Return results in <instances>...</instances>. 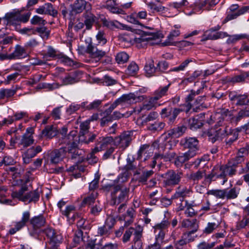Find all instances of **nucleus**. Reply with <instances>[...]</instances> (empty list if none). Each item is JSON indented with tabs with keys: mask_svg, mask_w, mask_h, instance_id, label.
I'll list each match as a JSON object with an SVG mask.
<instances>
[{
	"mask_svg": "<svg viewBox=\"0 0 249 249\" xmlns=\"http://www.w3.org/2000/svg\"><path fill=\"white\" fill-rule=\"evenodd\" d=\"M97 194L96 192L92 191L90 194L84 198L82 201V205H91L93 203L97 196Z\"/></svg>",
	"mask_w": 249,
	"mask_h": 249,
	"instance_id": "de8ad7c7",
	"label": "nucleus"
},
{
	"mask_svg": "<svg viewBox=\"0 0 249 249\" xmlns=\"http://www.w3.org/2000/svg\"><path fill=\"white\" fill-rule=\"evenodd\" d=\"M190 233H184L180 240L174 241V246L176 249H185L187 244L193 241L194 238H189Z\"/></svg>",
	"mask_w": 249,
	"mask_h": 249,
	"instance_id": "aec40b11",
	"label": "nucleus"
},
{
	"mask_svg": "<svg viewBox=\"0 0 249 249\" xmlns=\"http://www.w3.org/2000/svg\"><path fill=\"white\" fill-rule=\"evenodd\" d=\"M180 144L188 151L177 157L175 160L177 165L182 164L194 157L198 150V141L195 137H185L181 140Z\"/></svg>",
	"mask_w": 249,
	"mask_h": 249,
	"instance_id": "f03ea898",
	"label": "nucleus"
},
{
	"mask_svg": "<svg viewBox=\"0 0 249 249\" xmlns=\"http://www.w3.org/2000/svg\"><path fill=\"white\" fill-rule=\"evenodd\" d=\"M57 134L56 128L53 125L47 126L42 131V134L47 138L52 139Z\"/></svg>",
	"mask_w": 249,
	"mask_h": 249,
	"instance_id": "e433bc0d",
	"label": "nucleus"
},
{
	"mask_svg": "<svg viewBox=\"0 0 249 249\" xmlns=\"http://www.w3.org/2000/svg\"><path fill=\"white\" fill-rule=\"evenodd\" d=\"M46 236L49 238V246L52 249H57L62 242L63 237L61 234L55 232L51 228H47L45 231Z\"/></svg>",
	"mask_w": 249,
	"mask_h": 249,
	"instance_id": "1a4fd4ad",
	"label": "nucleus"
},
{
	"mask_svg": "<svg viewBox=\"0 0 249 249\" xmlns=\"http://www.w3.org/2000/svg\"><path fill=\"white\" fill-rule=\"evenodd\" d=\"M129 189L127 187H121L117 185L115 187V191L111 192L113 204H119L124 201L128 198Z\"/></svg>",
	"mask_w": 249,
	"mask_h": 249,
	"instance_id": "6e6552de",
	"label": "nucleus"
},
{
	"mask_svg": "<svg viewBox=\"0 0 249 249\" xmlns=\"http://www.w3.org/2000/svg\"><path fill=\"white\" fill-rule=\"evenodd\" d=\"M189 126L191 129L195 130L200 128L203 125L201 121L195 117L191 118L188 121Z\"/></svg>",
	"mask_w": 249,
	"mask_h": 249,
	"instance_id": "a18cd8bd",
	"label": "nucleus"
},
{
	"mask_svg": "<svg viewBox=\"0 0 249 249\" xmlns=\"http://www.w3.org/2000/svg\"><path fill=\"white\" fill-rule=\"evenodd\" d=\"M154 233L155 234L156 242L158 243L163 242L165 238L166 231L154 229Z\"/></svg>",
	"mask_w": 249,
	"mask_h": 249,
	"instance_id": "052dcab7",
	"label": "nucleus"
},
{
	"mask_svg": "<svg viewBox=\"0 0 249 249\" xmlns=\"http://www.w3.org/2000/svg\"><path fill=\"white\" fill-rule=\"evenodd\" d=\"M186 130V127L185 126L181 125L174 127L169 130L168 135L173 138H178L182 136L185 133Z\"/></svg>",
	"mask_w": 249,
	"mask_h": 249,
	"instance_id": "c9c22d12",
	"label": "nucleus"
},
{
	"mask_svg": "<svg viewBox=\"0 0 249 249\" xmlns=\"http://www.w3.org/2000/svg\"><path fill=\"white\" fill-rule=\"evenodd\" d=\"M170 225V222L167 220H163L160 223L156 224L154 227V229L166 231Z\"/></svg>",
	"mask_w": 249,
	"mask_h": 249,
	"instance_id": "e2e57ef3",
	"label": "nucleus"
},
{
	"mask_svg": "<svg viewBox=\"0 0 249 249\" xmlns=\"http://www.w3.org/2000/svg\"><path fill=\"white\" fill-rule=\"evenodd\" d=\"M228 36L226 33L225 32H217L215 34H211L209 32H205L204 36H206L205 39H217L218 38H222Z\"/></svg>",
	"mask_w": 249,
	"mask_h": 249,
	"instance_id": "79ce46f5",
	"label": "nucleus"
},
{
	"mask_svg": "<svg viewBox=\"0 0 249 249\" xmlns=\"http://www.w3.org/2000/svg\"><path fill=\"white\" fill-rule=\"evenodd\" d=\"M102 100H96L88 104V102H83L81 104L82 107L87 110H98L101 107Z\"/></svg>",
	"mask_w": 249,
	"mask_h": 249,
	"instance_id": "7c9ffc66",
	"label": "nucleus"
},
{
	"mask_svg": "<svg viewBox=\"0 0 249 249\" xmlns=\"http://www.w3.org/2000/svg\"><path fill=\"white\" fill-rule=\"evenodd\" d=\"M245 151V149H240L237 153L236 157L230 160L229 161V164L230 166H236L241 163L244 160V153Z\"/></svg>",
	"mask_w": 249,
	"mask_h": 249,
	"instance_id": "bb28decb",
	"label": "nucleus"
},
{
	"mask_svg": "<svg viewBox=\"0 0 249 249\" xmlns=\"http://www.w3.org/2000/svg\"><path fill=\"white\" fill-rule=\"evenodd\" d=\"M42 151V148L40 146L37 145L33 146L29 148L24 154L26 156L33 158L37 153H40Z\"/></svg>",
	"mask_w": 249,
	"mask_h": 249,
	"instance_id": "49530a36",
	"label": "nucleus"
},
{
	"mask_svg": "<svg viewBox=\"0 0 249 249\" xmlns=\"http://www.w3.org/2000/svg\"><path fill=\"white\" fill-rule=\"evenodd\" d=\"M81 74L80 71H75L71 73L63 79L62 82L63 85L72 84L78 81V76Z\"/></svg>",
	"mask_w": 249,
	"mask_h": 249,
	"instance_id": "c85d7f7f",
	"label": "nucleus"
},
{
	"mask_svg": "<svg viewBox=\"0 0 249 249\" xmlns=\"http://www.w3.org/2000/svg\"><path fill=\"white\" fill-rule=\"evenodd\" d=\"M36 33L38 32L40 36L43 39H47L50 36V31L45 26L37 27L36 28Z\"/></svg>",
	"mask_w": 249,
	"mask_h": 249,
	"instance_id": "603ef678",
	"label": "nucleus"
},
{
	"mask_svg": "<svg viewBox=\"0 0 249 249\" xmlns=\"http://www.w3.org/2000/svg\"><path fill=\"white\" fill-rule=\"evenodd\" d=\"M193 62L192 59H187L182 62L179 66L175 67L173 69H171L169 70V71H174V72H179L180 71H183L185 70V68L187 67L188 64L190 62Z\"/></svg>",
	"mask_w": 249,
	"mask_h": 249,
	"instance_id": "3c124183",
	"label": "nucleus"
},
{
	"mask_svg": "<svg viewBox=\"0 0 249 249\" xmlns=\"http://www.w3.org/2000/svg\"><path fill=\"white\" fill-rule=\"evenodd\" d=\"M31 23L33 25H44L47 23L45 20L43 19L42 18L38 16H35L31 19Z\"/></svg>",
	"mask_w": 249,
	"mask_h": 249,
	"instance_id": "338daca9",
	"label": "nucleus"
},
{
	"mask_svg": "<svg viewBox=\"0 0 249 249\" xmlns=\"http://www.w3.org/2000/svg\"><path fill=\"white\" fill-rule=\"evenodd\" d=\"M145 99L144 96H138L134 93L123 94L119 98L116 100L108 108V112H111L118 106H122L130 105L131 104L141 102Z\"/></svg>",
	"mask_w": 249,
	"mask_h": 249,
	"instance_id": "20e7f679",
	"label": "nucleus"
},
{
	"mask_svg": "<svg viewBox=\"0 0 249 249\" xmlns=\"http://www.w3.org/2000/svg\"><path fill=\"white\" fill-rule=\"evenodd\" d=\"M137 164L134 159H131L130 158L127 159V164L125 166V169L126 171L134 170L136 169Z\"/></svg>",
	"mask_w": 249,
	"mask_h": 249,
	"instance_id": "680f3d73",
	"label": "nucleus"
},
{
	"mask_svg": "<svg viewBox=\"0 0 249 249\" xmlns=\"http://www.w3.org/2000/svg\"><path fill=\"white\" fill-rule=\"evenodd\" d=\"M218 0H205L199 4V7L201 9L210 10L218 3Z\"/></svg>",
	"mask_w": 249,
	"mask_h": 249,
	"instance_id": "c03bdc74",
	"label": "nucleus"
},
{
	"mask_svg": "<svg viewBox=\"0 0 249 249\" xmlns=\"http://www.w3.org/2000/svg\"><path fill=\"white\" fill-rule=\"evenodd\" d=\"M85 51L91 58L89 62L95 61V63L98 62L106 53L105 51L98 49L91 44H88Z\"/></svg>",
	"mask_w": 249,
	"mask_h": 249,
	"instance_id": "9d476101",
	"label": "nucleus"
},
{
	"mask_svg": "<svg viewBox=\"0 0 249 249\" xmlns=\"http://www.w3.org/2000/svg\"><path fill=\"white\" fill-rule=\"evenodd\" d=\"M128 58V55L126 53L123 52L118 53L116 56V60L119 64L126 62Z\"/></svg>",
	"mask_w": 249,
	"mask_h": 249,
	"instance_id": "bf43d9fd",
	"label": "nucleus"
},
{
	"mask_svg": "<svg viewBox=\"0 0 249 249\" xmlns=\"http://www.w3.org/2000/svg\"><path fill=\"white\" fill-rule=\"evenodd\" d=\"M238 192L237 191L235 188H233L227 191L226 190V196L225 197L228 199H234L237 197Z\"/></svg>",
	"mask_w": 249,
	"mask_h": 249,
	"instance_id": "69168bd1",
	"label": "nucleus"
},
{
	"mask_svg": "<svg viewBox=\"0 0 249 249\" xmlns=\"http://www.w3.org/2000/svg\"><path fill=\"white\" fill-rule=\"evenodd\" d=\"M135 211L133 208H129L127 209L126 213L121 215L119 220L124 221V227H128L131 225L134 221Z\"/></svg>",
	"mask_w": 249,
	"mask_h": 249,
	"instance_id": "a211bd4d",
	"label": "nucleus"
},
{
	"mask_svg": "<svg viewBox=\"0 0 249 249\" xmlns=\"http://www.w3.org/2000/svg\"><path fill=\"white\" fill-rule=\"evenodd\" d=\"M249 77V73L248 72H242L239 74L235 75L231 77L229 82L235 84L238 83H244L246 80Z\"/></svg>",
	"mask_w": 249,
	"mask_h": 249,
	"instance_id": "473e14b6",
	"label": "nucleus"
},
{
	"mask_svg": "<svg viewBox=\"0 0 249 249\" xmlns=\"http://www.w3.org/2000/svg\"><path fill=\"white\" fill-rule=\"evenodd\" d=\"M176 156L175 153H171L167 155H163L160 154H155L154 158H153L152 164L151 167L154 168L157 164V161H159L160 160L164 159L165 161H170L174 159Z\"/></svg>",
	"mask_w": 249,
	"mask_h": 249,
	"instance_id": "a878e982",
	"label": "nucleus"
},
{
	"mask_svg": "<svg viewBox=\"0 0 249 249\" xmlns=\"http://www.w3.org/2000/svg\"><path fill=\"white\" fill-rule=\"evenodd\" d=\"M145 71L148 76H151L156 71L154 66V61L151 60L148 63H146L144 67Z\"/></svg>",
	"mask_w": 249,
	"mask_h": 249,
	"instance_id": "6e6d98bb",
	"label": "nucleus"
},
{
	"mask_svg": "<svg viewBox=\"0 0 249 249\" xmlns=\"http://www.w3.org/2000/svg\"><path fill=\"white\" fill-rule=\"evenodd\" d=\"M205 100V96H199L192 105L191 104V108L193 107V111L198 112L202 108L206 107V106L204 105Z\"/></svg>",
	"mask_w": 249,
	"mask_h": 249,
	"instance_id": "72a5a7b5",
	"label": "nucleus"
},
{
	"mask_svg": "<svg viewBox=\"0 0 249 249\" xmlns=\"http://www.w3.org/2000/svg\"><path fill=\"white\" fill-rule=\"evenodd\" d=\"M185 208L184 213L187 217H193L196 214V213L193 208V205L185 201Z\"/></svg>",
	"mask_w": 249,
	"mask_h": 249,
	"instance_id": "864d4df0",
	"label": "nucleus"
},
{
	"mask_svg": "<svg viewBox=\"0 0 249 249\" xmlns=\"http://www.w3.org/2000/svg\"><path fill=\"white\" fill-rule=\"evenodd\" d=\"M30 217V213L29 212H25L22 214L21 220L16 223L14 228H12L9 231L10 234H14L18 231H19L24 227L26 224L29 221Z\"/></svg>",
	"mask_w": 249,
	"mask_h": 249,
	"instance_id": "4468645a",
	"label": "nucleus"
},
{
	"mask_svg": "<svg viewBox=\"0 0 249 249\" xmlns=\"http://www.w3.org/2000/svg\"><path fill=\"white\" fill-rule=\"evenodd\" d=\"M139 70V68L138 65L136 63L132 62L128 66L126 73L129 75L134 76L137 73Z\"/></svg>",
	"mask_w": 249,
	"mask_h": 249,
	"instance_id": "8fccbe9b",
	"label": "nucleus"
},
{
	"mask_svg": "<svg viewBox=\"0 0 249 249\" xmlns=\"http://www.w3.org/2000/svg\"><path fill=\"white\" fill-rule=\"evenodd\" d=\"M66 150L64 148L54 149L48 154V159L52 164H57L62 161L65 157Z\"/></svg>",
	"mask_w": 249,
	"mask_h": 249,
	"instance_id": "f8f14e48",
	"label": "nucleus"
},
{
	"mask_svg": "<svg viewBox=\"0 0 249 249\" xmlns=\"http://www.w3.org/2000/svg\"><path fill=\"white\" fill-rule=\"evenodd\" d=\"M183 177V174L179 171L169 170L161 175L163 184L165 187L175 186L178 185Z\"/></svg>",
	"mask_w": 249,
	"mask_h": 249,
	"instance_id": "39448f33",
	"label": "nucleus"
},
{
	"mask_svg": "<svg viewBox=\"0 0 249 249\" xmlns=\"http://www.w3.org/2000/svg\"><path fill=\"white\" fill-rule=\"evenodd\" d=\"M180 35V31L179 30H174L172 31L167 37V39L166 41L165 45H169L173 44V40L174 37L178 36Z\"/></svg>",
	"mask_w": 249,
	"mask_h": 249,
	"instance_id": "5fc2aeb1",
	"label": "nucleus"
},
{
	"mask_svg": "<svg viewBox=\"0 0 249 249\" xmlns=\"http://www.w3.org/2000/svg\"><path fill=\"white\" fill-rule=\"evenodd\" d=\"M170 85L171 83H169L167 86L160 87L154 92V97L158 100L163 96L166 95Z\"/></svg>",
	"mask_w": 249,
	"mask_h": 249,
	"instance_id": "ea45409f",
	"label": "nucleus"
},
{
	"mask_svg": "<svg viewBox=\"0 0 249 249\" xmlns=\"http://www.w3.org/2000/svg\"><path fill=\"white\" fill-rule=\"evenodd\" d=\"M224 129L226 130L224 133V138H225V142L227 144L231 145L238 139L239 129L238 128L231 129V127L225 125Z\"/></svg>",
	"mask_w": 249,
	"mask_h": 249,
	"instance_id": "9b49d317",
	"label": "nucleus"
},
{
	"mask_svg": "<svg viewBox=\"0 0 249 249\" xmlns=\"http://www.w3.org/2000/svg\"><path fill=\"white\" fill-rule=\"evenodd\" d=\"M88 136V139L86 140L82 136L78 137L76 131H71L70 132L65 141V143L68 145L67 152L70 158L77 160L78 162L83 161L82 155L84 151L78 148V144L80 142L89 144L93 142L96 137L95 134H89Z\"/></svg>",
	"mask_w": 249,
	"mask_h": 249,
	"instance_id": "f257e3e1",
	"label": "nucleus"
},
{
	"mask_svg": "<svg viewBox=\"0 0 249 249\" xmlns=\"http://www.w3.org/2000/svg\"><path fill=\"white\" fill-rule=\"evenodd\" d=\"M80 131L79 133V135H77L78 137H80L82 136L84 137V139L86 140H88L89 138V134L87 135V136H85V135L86 133L88 131V129H89V124L88 122H84L83 123L80 124ZM92 134L91 133L89 134Z\"/></svg>",
	"mask_w": 249,
	"mask_h": 249,
	"instance_id": "4d7b16f0",
	"label": "nucleus"
},
{
	"mask_svg": "<svg viewBox=\"0 0 249 249\" xmlns=\"http://www.w3.org/2000/svg\"><path fill=\"white\" fill-rule=\"evenodd\" d=\"M157 100L153 96L150 98L148 101L144 102L143 105L138 108H134L133 111L139 114L143 110H149L154 107L160 106L157 103Z\"/></svg>",
	"mask_w": 249,
	"mask_h": 249,
	"instance_id": "f3484780",
	"label": "nucleus"
},
{
	"mask_svg": "<svg viewBox=\"0 0 249 249\" xmlns=\"http://www.w3.org/2000/svg\"><path fill=\"white\" fill-rule=\"evenodd\" d=\"M36 11L39 14L50 15L53 17L57 15V10L53 8V5L50 3H47L40 6L36 9Z\"/></svg>",
	"mask_w": 249,
	"mask_h": 249,
	"instance_id": "6ab92c4d",
	"label": "nucleus"
},
{
	"mask_svg": "<svg viewBox=\"0 0 249 249\" xmlns=\"http://www.w3.org/2000/svg\"><path fill=\"white\" fill-rule=\"evenodd\" d=\"M131 141V138L130 135L123 134L119 137L115 139V143L119 145L121 147L125 148L129 145Z\"/></svg>",
	"mask_w": 249,
	"mask_h": 249,
	"instance_id": "393cba45",
	"label": "nucleus"
},
{
	"mask_svg": "<svg viewBox=\"0 0 249 249\" xmlns=\"http://www.w3.org/2000/svg\"><path fill=\"white\" fill-rule=\"evenodd\" d=\"M151 31H143L142 40H151L159 38V35L154 29L150 28Z\"/></svg>",
	"mask_w": 249,
	"mask_h": 249,
	"instance_id": "4c0bfd02",
	"label": "nucleus"
},
{
	"mask_svg": "<svg viewBox=\"0 0 249 249\" xmlns=\"http://www.w3.org/2000/svg\"><path fill=\"white\" fill-rule=\"evenodd\" d=\"M201 89H198L196 91L192 90L190 94L186 98V104L183 105L179 108H174L172 111V113L170 112V114L169 116V120L171 123L174 121L177 116L179 114L180 112L185 111L188 113L191 108V105L190 102L192 101L194 99V96L196 95H198L200 93Z\"/></svg>",
	"mask_w": 249,
	"mask_h": 249,
	"instance_id": "423d86ee",
	"label": "nucleus"
},
{
	"mask_svg": "<svg viewBox=\"0 0 249 249\" xmlns=\"http://www.w3.org/2000/svg\"><path fill=\"white\" fill-rule=\"evenodd\" d=\"M205 170H198L196 172H192L188 176V178L194 182V184H198V181L202 179L205 176Z\"/></svg>",
	"mask_w": 249,
	"mask_h": 249,
	"instance_id": "2f4dec72",
	"label": "nucleus"
},
{
	"mask_svg": "<svg viewBox=\"0 0 249 249\" xmlns=\"http://www.w3.org/2000/svg\"><path fill=\"white\" fill-rule=\"evenodd\" d=\"M223 122L220 120L215 125L214 128L210 129L207 132V136L210 142L214 143L217 141L222 140L224 138V133L225 130L222 125Z\"/></svg>",
	"mask_w": 249,
	"mask_h": 249,
	"instance_id": "0eeeda50",
	"label": "nucleus"
},
{
	"mask_svg": "<svg viewBox=\"0 0 249 249\" xmlns=\"http://www.w3.org/2000/svg\"><path fill=\"white\" fill-rule=\"evenodd\" d=\"M142 230H136L134 235V237L133 240V245L130 248L133 249H142V242L141 239L142 237Z\"/></svg>",
	"mask_w": 249,
	"mask_h": 249,
	"instance_id": "4be33fe9",
	"label": "nucleus"
},
{
	"mask_svg": "<svg viewBox=\"0 0 249 249\" xmlns=\"http://www.w3.org/2000/svg\"><path fill=\"white\" fill-rule=\"evenodd\" d=\"M28 190V188L27 185L24 184L21 186V188L19 191L13 192L12 193L11 196L13 198H17L23 201V199L25 197L24 193Z\"/></svg>",
	"mask_w": 249,
	"mask_h": 249,
	"instance_id": "a19ab883",
	"label": "nucleus"
},
{
	"mask_svg": "<svg viewBox=\"0 0 249 249\" xmlns=\"http://www.w3.org/2000/svg\"><path fill=\"white\" fill-rule=\"evenodd\" d=\"M164 124L161 122H156L149 126V129L154 131L161 130L164 127Z\"/></svg>",
	"mask_w": 249,
	"mask_h": 249,
	"instance_id": "774afa93",
	"label": "nucleus"
},
{
	"mask_svg": "<svg viewBox=\"0 0 249 249\" xmlns=\"http://www.w3.org/2000/svg\"><path fill=\"white\" fill-rule=\"evenodd\" d=\"M40 197V193L38 190H36L31 191L25 195V197L23 199V202L28 201L29 203H36L38 201Z\"/></svg>",
	"mask_w": 249,
	"mask_h": 249,
	"instance_id": "cd10ccee",
	"label": "nucleus"
},
{
	"mask_svg": "<svg viewBox=\"0 0 249 249\" xmlns=\"http://www.w3.org/2000/svg\"><path fill=\"white\" fill-rule=\"evenodd\" d=\"M85 18L84 25H85L87 30H89L92 28L95 21L96 17L93 14L89 13L86 15Z\"/></svg>",
	"mask_w": 249,
	"mask_h": 249,
	"instance_id": "37998d69",
	"label": "nucleus"
},
{
	"mask_svg": "<svg viewBox=\"0 0 249 249\" xmlns=\"http://www.w3.org/2000/svg\"><path fill=\"white\" fill-rule=\"evenodd\" d=\"M181 226L183 228H187L191 231L186 233H190V235L196 232L199 227V221L196 219H183L181 222Z\"/></svg>",
	"mask_w": 249,
	"mask_h": 249,
	"instance_id": "dca6fc26",
	"label": "nucleus"
},
{
	"mask_svg": "<svg viewBox=\"0 0 249 249\" xmlns=\"http://www.w3.org/2000/svg\"><path fill=\"white\" fill-rule=\"evenodd\" d=\"M83 232L81 230H78L75 231L73 239V242L75 244H78L83 240Z\"/></svg>",
	"mask_w": 249,
	"mask_h": 249,
	"instance_id": "0e129e2a",
	"label": "nucleus"
},
{
	"mask_svg": "<svg viewBox=\"0 0 249 249\" xmlns=\"http://www.w3.org/2000/svg\"><path fill=\"white\" fill-rule=\"evenodd\" d=\"M153 171L152 170L144 171L138 178V180L139 182L145 183L147 181V179L153 175Z\"/></svg>",
	"mask_w": 249,
	"mask_h": 249,
	"instance_id": "13d9d810",
	"label": "nucleus"
},
{
	"mask_svg": "<svg viewBox=\"0 0 249 249\" xmlns=\"http://www.w3.org/2000/svg\"><path fill=\"white\" fill-rule=\"evenodd\" d=\"M34 142V139L33 136H31L28 134H24L22 136L18 145L19 147L21 146L23 148H25L33 144Z\"/></svg>",
	"mask_w": 249,
	"mask_h": 249,
	"instance_id": "c756f323",
	"label": "nucleus"
},
{
	"mask_svg": "<svg viewBox=\"0 0 249 249\" xmlns=\"http://www.w3.org/2000/svg\"><path fill=\"white\" fill-rule=\"evenodd\" d=\"M146 5L153 13L156 12L163 14L168 11L167 8L161 5L158 6L156 4L153 2L146 3Z\"/></svg>",
	"mask_w": 249,
	"mask_h": 249,
	"instance_id": "58836bf2",
	"label": "nucleus"
},
{
	"mask_svg": "<svg viewBox=\"0 0 249 249\" xmlns=\"http://www.w3.org/2000/svg\"><path fill=\"white\" fill-rule=\"evenodd\" d=\"M101 22L104 26L108 29L113 30L115 28H118V26L117 24L119 23V22L117 21H112L106 18H104L101 19Z\"/></svg>",
	"mask_w": 249,
	"mask_h": 249,
	"instance_id": "09e8293b",
	"label": "nucleus"
},
{
	"mask_svg": "<svg viewBox=\"0 0 249 249\" xmlns=\"http://www.w3.org/2000/svg\"><path fill=\"white\" fill-rule=\"evenodd\" d=\"M88 3L85 0H76L71 5L72 11L77 14L81 13L86 9Z\"/></svg>",
	"mask_w": 249,
	"mask_h": 249,
	"instance_id": "b1692460",
	"label": "nucleus"
},
{
	"mask_svg": "<svg viewBox=\"0 0 249 249\" xmlns=\"http://www.w3.org/2000/svg\"><path fill=\"white\" fill-rule=\"evenodd\" d=\"M229 97L237 106L247 105L249 103V99L245 94H239L235 91H231L229 92Z\"/></svg>",
	"mask_w": 249,
	"mask_h": 249,
	"instance_id": "ddd939ff",
	"label": "nucleus"
},
{
	"mask_svg": "<svg viewBox=\"0 0 249 249\" xmlns=\"http://www.w3.org/2000/svg\"><path fill=\"white\" fill-rule=\"evenodd\" d=\"M112 137H100L98 138L95 143L94 151H101L105 149L113 142Z\"/></svg>",
	"mask_w": 249,
	"mask_h": 249,
	"instance_id": "2eb2a0df",
	"label": "nucleus"
},
{
	"mask_svg": "<svg viewBox=\"0 0 249 249\" xmlns=\"http://www.w3.org/2000/svg\"><path fill=\"white\" fill-rule=\"evenodd\" d=\"M30 16V12L21 14L19 11L14 10L6 14L3 19L6 20L7 25L14 26L17 28L20 22H27L29 20Z\"/></svg>",
	"mask_w": 249,
	"mask_h": 249,
	"instance_id": "7ed1b4c3",
	"label": "nucleus"
},
{
	"mask_svg": "<svg viewBox=\"0 0 249 249\" xmlns=\"http://www.w3.org/2000/svg\"><path fill=\"white\" fill-rule=\"evenodd\" d=\"M28 54L26 52L25 48L19 45H17L15 47V49L13 53L10 54L9 58L11 59H21L27 57Z\"/></svg>",
	"mask_w": 249,
	"mask_h": 249,
	"instance_id": "412c9836",
	"label": "nucleus"
},
{
	"mask_svg": "<svg viewBox=\"0 0 249 249\" xmlns=\"http://www.w3.org/2000/svg\"><path fill=\"white\" fill-rule=\"evenodd\" d=\"M190 192V190L186 187L179 186L177 188V190L175 194L172 196V199L178 198L179 197H185Z\"/></svg>",
	"mask_w": 249,
	"mask_h": 249,
	"instance_id": "f704fd0d",
	"label": "nucleus"
},
{
	"mask_svg": "<svg viewBox=\"0 0 249 249\" xmlns=\"http://www.w3.org/2000/svg\"><path fill=\"white\" fill-rule=\"evenodd\" d=\"M30 223L33 229L36 230L45 226L46 219L42 215H39L33 217L30 220Z\"/></svg>",
	"mask_w": 249,
	"mask_h": 249,
	"instance_id": "5701e85b",
	"label": "nucleus"
}]
</instances>
